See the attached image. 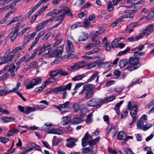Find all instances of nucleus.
Returning <instances> with one entry per match:
<instances>
[{
	"label": "nucleus",
	"mask_w": 154,
	"mask_h": 154,
	"mask_svg": "<svg viewBox=\"0 0 154 154\" xmlns=\"http://www.w3.org/2000/svg\"><path fill=\"white\" fill-rule=\"evenodd\" d=\"M84 88L87 91H91L94 88V85L92 84H88L84 85Z\"/></svg>",
	"instance_id": "nucleus-34"
},
{
	"label": "nucleus",
	"mask_w": 154,
	"mask_h": 154,
	"mask_svg": "<svg viewBox=\"0 0 154 154\" xmlns=\"http://www.w3.org/2000/svg\"><path fill=\"white\" fill-rule=\"evenodd\" d=\"M65 16V14L62 13L59 15L57 19H56L55 21H59L60 22H61L62 20L64 19Z\"/></svg>",
	"instance_id": "nucleus-52"
},
{
	"label": "nucleus",
	"mask_w": 154,
	"mask_h": 154,
	"mask_svg": "<svg viewBox=\"0 0 154 154\" xmlns=\"http://www.w3.org/2000/svg\"><path fill=\"white\" fill-rule=\"evenodd\" d=\"M62 139L60 138H58L57 139L55 136H54L53 140V144L54 146H58L62 141Z\"/></svg>",
	"instance_id": "nucleus-28"
},
{
	"label": "nucleus",
	"mask_w": 154,
	"mask_h": 154,
	"mask_svg": "<svg viewBox=\"0 0 154 154\" xmlns=\"http://www.w3.org/2000/svg\"><path fill=\"white\" fill-rule=\"evenodd\" d=\"M128 62V61L127 59L121 60L119 62V66L121 68H122L127 64Z\"/></svg>",
	"instance_id": "nucleus-26"
},
{
	"label": "nucleus",
	"mask_w": 154,
	"mask_h": 154,
	"mask_svg": "<svg viewBox=\"0 0 154 154\" xmlns=\"http://www.w3.org/2000/svg\"><path fill=\"white\" fill-rule=\"evenodd\" d=\"M100 139L99 137H97L93 140L88 141V143L89 145H95Z\"/></svg>",
	"instance_id": "nucleus-32"
},
{
	"label": "nucleus",
	"mask_w": 154,
	"mask_h": 154,
	"mask_svg": "<svg viewBox=\"0 0 154 154\" xmlns=\"http://www.w3.org/2000/svg\"><path fill=\"white\" fill-rule=\"evenodd\" d=\"M67 142H70L73 144H75V143L77 142L78 140L75 138L70 137L66 140Z\"/></svg>",
	"instance_id": "nucleus-57"
},
{
	"label": "nucleus",
	"mask_w": 154,
	"mask_h": 154,
	"mask_svg": "<svg viewBox=\"0 0 154 154\" xmlns=\"http://www.w3.org/2000/svg\"><path fill=\"white\" fill-rule=\"evenodd\" d=\"M102 102V100L99 98H93L87 102V104L89 107H95L99 105Z\"/></svg>",
	"instance_id": "nucleus-4"
},
{
	"label": "nucleus",
	"mask_w": 154,
	"mask_h": 154,
	"mask_svg": "<svg viewBox=\"0 0 154 154\" xmlns=\"http://www.w3.org/2000/svg\"><path fill=\"white\" fill-rule=\"evenodd\" d=\"M14 55L10 53V50L8 49L5 52L3 57H0V65L7 63L11 60Z\"/></svg>",
	"instance_id": "nucleus-3"
},
{
	"label": "nucleus",
	"mask_w": 154,
	"mask_h": 154,
	"mask_svg": "<svg viewBox=\"0 0 154 154\" xmlns=\"http://www.w3.org/2000/svg\"><path fill=\"white\" fill-rule=\"evenodd\" d=\"M69 104V102L67 101L66 102L64 103L59 105L57 106V109L60 111L63 112H68L69 108L68 105Z\"/></svg>",
	"instance_id": "nucleus-12"
},
{
	"label": "nucleus",
	"mask_w": 154,
	"mask_h": 154,
	"mask_svg": "<svg viewBox=\"0 0 154 154\" xmlns=\"http://www.w3.org/2000/svg\"><path fill=\"white\" fill-rule=\"evenodd\" d=\"M92 146L85 147L82 149V151L83 153H88L92 152Z\"/></svg>",
	"instance_id": "nucleus-46"
},
{
	"label": "nucleus",
	"mask_w": 154,
	"mask_h": 154,
	"mask_svg": "<svg viewBox=\"0 0 154 154\" xmlns=\"http://www.w3.org/2000/svg\"><path fill=\"white\" fill-rule=\"evenodd\" d=\"M62 9L57 10L55 9L47 13L46 14V16H53L52 17H54V19L58 14L62 13Z\"/></svg>",
	"instance_id": "nucleus-14"
},
{
	"label": "nucleus",
	"mask_w": 154,
	"mask_h": 154,
	"mask_svg": "<svg viewBox=\"0 0 154 154\" xmlns=\"http://www.w3.org/2000/svg\"><path fill=\"white\" fill-rule=\"evenodd\" d=\"M91 41L94 43H92L94 47H97L100 44L101 42L100 41L97 40L95 38H92L91 39Z\"/></svg>",
	"instance_id": "nucleus-48"
},
{
	"label": "nucleus",
	"mask_w": 154,
	"mask_h": 154,
	"mask_svg": "<svg viewBox=\"0 0 154 154\" xmlns=\"http://www.w3.org/2000/svg\"><path fill=\"white\" fill-rule=\"evenodd\" d=\"M103 27V26H99L98 27L99 30L93 33V36L92 38H95L98 36L100 34L103 33L104 32V29H102V28Z\"/></svg>",
	"instance_id": "nucleus-20"
},
{
	"label": "nucleus",
	"mask_w": 154,
	"mask_h": 154,
	"mask_svg": "<svg viewBox=\"0 0 154 154\" xmlns=\"http://www.w3.org/2000/svg\"><path fill=\"white\" fill-rule=\"evenodd\" d=\"M20 25V23L19 22L17 23L16 26L14 27V31L13 32L16 33L18 32Z\"/></svg>",
	"instance_id": "nucleus-60"
},
{
	"label": "nucleus",
	"mask_w": 154,
	"mask_h": 154,
	"mask_svg": "<svg viewBox=\"0 0 154 154\" xmlns=\"http://www.w3.org/2000/svg\"><path fill=\"white\" fill-rule=\"evenodd\" d=\"M52 126L51 124H45V125L42 127V129L44 131H48L50 128Z\"/></svg>",
	"instance_id": "nucleus-51"
},
{
	"label": "nucleus",
	"mask_w": 154,
	"mask_h": 154,
	"mask_svg": "<svg viewBox=\"0 0 154 154\" xmlns=\"http://www.w3.org/2000/svg\"><path fill=\"white\" fill-rule=\"evenodd\" d=\"M37 53V50L35 49L34 50V52L32 54L31 56L26 59V62L30 61L34 58L35 56Z\"/></svg>",
	"instance_id": "nucleus-42"
},
{
	"label": "nucleus",
	"mask_w": 154,
	"mask_h": 154,
	"mask_svg": "<svg viewBox=\"0 0 154 154\" xmlns=\"http://www.w3.org/2000/svg\"><path fill=\"white\" fill-rule=\"evenodd\" d=\"M41 5L38 2L37 4L32 9L29 11L25 15L28 18L32 14V13L37 8Z\"/></svg>",
	"instance_id": "nucleus-19"
},
{
	"label": "nucleus",
	"mask_w": 154,
	"mask_h": 154,
	"mask_svg": "<svg viewBox=\"0 0 154 154\" xmlns=\"http://www.w3.org/2000/svg\"><path fill=\"white\" fill-rule=\"evenodd\" d=\"M144 54V53L139 51H136L134 53V57H136L138 59L140 58Z\"/></svg>",
	"instance_id": "nucleus-40"
},
{
	"label": "nucleus",
	"mask_w": 154,
	"mask_h": 154,
	"mask_svg": "<svg viewBox=\"0 0 154 154\" xmlns=\"http://www.w3.org/2000/svg\"><path fill=\"white\" fill-rule=\"evenodd\" d=\"M30 145L32 148L33 149H34L35 150L39 151L41 152L42 153H43V152L41 151V148L39 145L32 142H30Z\"/></svg>",
	"instance_id": "nucleus-29"
},
{
	"label": "nucleus",
	"mask_w": 154,
	"mask_h": 154,
	"mask_svg": "<svg viewBox=\"0 0 154 154\" xmlns=\"http://www.w3.org/2000/svg\"><path fill=\"white\" fill-rule=\"evenodd\" d=\"M9 93H11L10 90L5 87L0 90V96L5 95Z\"/></svg>",
	"instance_id": "nucleus-25"
},
{
	"label": "nucleus",
	"mask_w": 154,
	"mask_h": 154,
	"mask_svg": "<svg viewBox=\"0 0 154 154\" xmlns=\"http://www.w3.org/2000/svg\"><path fill=\"white\" fill-rule=\"evenodd\" d=\"M108 151L109 153L112 154H118V152L115 149L108 147Z\"/></svg>",
	"instance_id": "nucleus-58"
},
{
	"label": "nucleus",
	"mask_w": 154,
	"mask_h": 154,
	"mask_svg": "<svg viewBox=\"0 0 154 154\" xmlns=\"http://www.w3.org/2000/svg\"><path fill=\"white\" fill-rule=\"evenodd\" d=\"M42 81V79L40 78L33 79L31 81L30 83L26 86V89H30L32 88L34 86L40 84L41 82Z\"/></svg>",
	"instance_id": "nucleus-9"
},
{
	"label": "nucleus",
	"mask_w": 154,
	"mask_h": 154,
	"mask_svg": "<svg viewBox=\"0 0 154 154\" xmlns=\"http://www.w3.org/2000/svg\"><path fill=\"white\" fill-rule=\"evenodd\" d=\"M66 51L68 53L72 52L74 50V46L72 42L69 40H66Z\"/></svg>",
	"instance_id": "nucleus-13"
},
{
	"label": "nucleus",
	"mask_w": 154,
	"mask_h": 154,
	"mask_svg": "<svg viewBox=\"0 0 154 154\" xmlns=\"http://www.w3.org/2000/svg\"><path fill=\"white\" fill-rule=\"evenodd\" d=\"M26 57L25 56H23L21 58L18 62L17 63V66L18 67L17 68V69L18 68L20 67V65L21 63L23 62L24 60L26 61Z\"/></svg>",
	"instance_id": "nucleus-54"
},
{
	"label": "nucleus",
	"mask_w": 154,
	"mask_h": 154,
	"mask_svg": "<svg viewBox=\"0 0 154 154\" xmlns=\"http://www.w3.org/2000/svg\"><path fill=\"white\" fill-rule=\"evenodd\" d=\"M19 131L20 128H13L8 131L7 135L8 137H11L13 135L14 133H17L19 132Z\"/></svg>",
	"instance_id": "nucleus-24"
},
{
	"label": "nucleus",
	"mask_w": 154,
	"mask_h": 154,
	"mask_svg": "<svg viewBox=\"0 0 154 154\" xmlns=\"http://www.w3.org/2000/svg\"><path fill=\"white\" fill-rule=\"evenodd\" d=\"M72 106L74 111L75 112H77L79 110L81 111V109L84 107V105L82 104H81L78 103H73Z\"/></svg>",
	"instance_id": "nucleus-15"
},
{
	"label": "nucleus",
	"mask_w": 154,
	"mask_h": 154,
	"mask_svg": "<svg viewBox=\"0 0 154 154\" xmlns=\"http://www.w3.org/2000/svg\"><path fill=\"white\" fill-rule=\"evenodd\" d=\"M25 47V45H24V44H23V45L22 46L16 47L12 51L10 52V53H12V54L14 55V54L16 53L19 50H22Z\"/></svg>",
	"instance_id": "nucleus-31"
},
{
	"label": "nucleus",
	"mask_w": 154,
	"mask_h": 154,
	"mask_svg": "<svg viewBox=\"0 0 154 154\" xmlns=\"http://www.w3.org/2000/svg\"><path fill=\"white\" fill-rule=\"evenodd\" d=\"M72 84L71 83H69L68 84L63 86L60 87V94H63L62 98L64 99L67 96L66 95V90L69 91L70 90Z\"/></svg>",
	"instance_id": "nucleus-6"
},
{
	"label": "nucleus",
	"mask_w": 154,
	"mask_h": 154,
	"mask_svg": "<svg viewBox=\"0 0 154 154\" xmlns=\"http://www.w3.org/2000/svg\"><path fill=\"white\" fill-rule=\"evenodd\" d=\"M64 47V45H62L58 47L53 52V54L50 56L51 57H60L62 54L63 49Z\"/></svg>",
	"instance_id": "nucleus-8"
},
{
	"label": "nucleus",
	"mask_w": 154,
	"mask_h": 154,
	"mask_svg": "<svg viewBox=\"0 0 154 154\" xmlns=\"http://www.w3.org/2000/svg\"><path fill=\"white\" fill-rule=\"evenodd\" d=\"M98 74V72L97 71H95L94 72L93 74H92L88 79L87 81V82H90L92 81L93 79H95Z\"/></svg>",
	"instance_id": "nucleus-47"
},
{
	"label": "nucleus",
	"mask_w": 154,
	"mask_h": 154,
	"mask_svg": "<svg viewBox=\"0 0 154 154\" xmlns=\"http://www.w3.org/2000/svg\"><path fill=\"white\" fill-rule=\"evenodd\" d=\"M25 114H28L31 112L34 111L35 109L34 108L30 107H28L25 108Z\"/></svg>",
	"instance_id": "nucleus-41"
},
{
	"label": "nucleus",
	"mask_w": 154,
	"mask_h": 154,
	"mask_svg": "<svg viewBox=\"0 0 154 154\" xmlns=\"http://www.w3.org/2000/svg\"><path fill=\"white\" fill-rule=\"evenodd\" d=\"M88 37V35L86 33L83 32L80 35L78 38L79 42H83L86 40Z\"/></svg>",
	"instance_id": "nucleus-18"
},
{
	"label": "nucleus",
	"mask_w": 154,
	"mask_h": 154,
	"mask_svg": "<svg viewBox=\"0 0 154 154\" xmlns=\"http://www.w3.org/2000/svg\"><path fill=\"white\" fill-rule=\"evenodd\" d=\"M1 120L3 122L7 123L14 121L15 118L11 116H4L1 118Z\"/></svg>",
	"instance_id": "nucleus-23"
},
{
	"label": "nucleus",
	"mask_w": 154,
	"mask_h": 154,
	"mask_svg": "<svg viewBox=\"0 0 154 154\" xmlns=\"http://www.w3.org/2000/svg\"><path fill=\"white\" fill-rule=\"evenodd\" d=\"M68 74V72L63 70L62 68H61L51 71L50 73V75L52 77H54L58 74H60L61 76H65L67 75Z\"/></svg>",
	"instance_id": "nucleus-7"
},
{
	"label": "nucleus",
	"mask_w": 154,
	"mask_h": 154,
	"mask_svg": "<svg viewBox=\"0 0 154 154\" xmlns=\"http://www.w3.org/2000/svg\"><path fill=\"white\" fill-rule=\"evenodd\" d=\"M94 93V92L87 91L85 93V98L89 99L91 97Z\"/></svg>",
	"instance_id": "nucleus-53"
},
{
	"label": "nucleus",
	"mask_w": 154,
	"mask_h": 154,
	"mask_svg": "<svg viewBox=\"0 0 154 154\" xmlns=\"http://www.w3.org/2000/svg\"><path fill=\"white\" fill-rule=\"evenodd\" d=\"M90 24V21L88 19H86L85 20L83 23V26L85 28H88Z\"/></svg>",
	"instance_id": "nucleus-63"
},
{
	"label": "nucleus",
	"mask_w": 154,
	"mask_h": 154,
	"mask_svg": "<svg viewBox=\"0 0 154 154\" xmlns=\"http://www.w3.org/2000/svg\"><path fill=\"white\" fill-rule=\"evenodd\" d=\"M82 122V120L78 118H73L71 120L72 123L74 125H77Z\"/></svg>",
	"instance_id": "nucleus-33"
},
{
	"label": "nucleus",
	"mask_w": 154,
	"mask_h": 154,
	"mask_svg": "<svg viewBox=\"0 0 154 154\" xmlns=\"http://www.w3.org/2000/svg\"><path fill=\"white\" fill-rule=\"evenodd\" d=\"M137 126L138 129H143V122L140 120H138L137 122Z\"/></svg>",
	"instance_id": "nucleus-37"
},
{
	"label": "nucleus",
	"mask_w": 154,
	"mask_h": 154,
	"mask_svg": "<svg viewBox=\"0 0 154 154\" xmlns=\"http://www.w3.org/2000/svg\"><path fill=\"white\" fill-rule=\"evenodd\" d=\"M117 138L119 140H125L126 139V135L123 132L119 131L118 134Z\"/></svg>",
	"instance_id": "nucleus-27"
},
{
	"label": "nucleus",
	"mask_w": 154,
	"mask_h": 154,
	"mask_svg": "<svg viewBox=\"0 0 154 154\" xmlns=\"http://www.w3.org/2000/svg\"><path fill=\"white\" fill-rule=\"evenodd\" d=\"M7 68H8V71L10 72L11 73V77H14L15 75V74H14V69L15 68V66L13 64H11L10 65H8L7 66Z\"/></svg>",
	"instance_id": "nucleus-22"
},
{
	"label": "nucleus",
	"mask_w": 154,
	"mask_h": 154,
	"mask_svg": "<svg viewBox=\"0 0 154 154\" xmlns=\"http://www.w3.org/2000/svg\"><path fill=\"white\" fill-rule=\"evenodd\" d=\"M17 35H18L12 32L9 34V36L10 37L11 41L13 42L15 40Z\"/></svg>",
	"instance_id": "nucleus-39"
},
{
	"label": "nucleus",
	"mask_w": 154,
	"mask_h": 154,
	"mask_svg": "<svg viewBox=\"0 0 154 154\" xmlns=\"http://www.w3.org/2000/svg\"><path fill=\"white\" fill-rule=\"evenodd\" d=\"M92 136L89 134L88 132H86L82 139V145L85 147L87 145V141L89 139H92Z\"/></svg>",
	"instance_id": "nucleus-11"
},
{
	"label": "nucleus",
	"mask_w": 154,
	"mask_h": 154,
	"mask_svg": "<svg viewBox=\"0 0 154 154\" xmlns=\"http://www.w3.org/2000/svg\"><path fill=\"white\" fill-rule=\"evenodd\" d=\"M128 111L126 109H124L121 112V118L123 119L126 118L128 114Z\"/></svg>",
	"instance_id": "nucleus-43"
},
{
	"label": "nucleus",
	"mask_w": 154,
	"mask_h": 154,
	"mask_svg": "<svg viewBox=\"0 0 154 154\" xmlns=\"http://www.w3.org/2000/svg\"><path fill=\"white\" fill-rule=\"evenodd\" d=\"M122 18H121V17H120L114 22H112L111 25V26L112 27L115 26L119 22H121L122 21Z\"/></svg>",
	"instance_id": "nucleus-55"
},
{
	"label": "nucleus",
	"mask_w": 154,
	"mask_h": 154,
	"mask_svg": "<svg viewBox=\"0 0 154 154\" xmlns=\"http://www.w3.org/2000/svg\"><path fill=\"white\" fill-rule=\"evenodd\" d=\"M49 5V3H48L45 6L42 7V8L40 9L38 11L37 14L35 15H37V17L41 15V13L48 8V7Z\"/></svg>",
	"instance_id": "nucleus-30"
},
{
	"label": "nucleus",
	"mask_w": 154,
	"mask_h": 154,
	"mask_svg": "<svg viewBox=\"0 0 154 154\" xmlns=\"http://www.w3.org/2000/svg\"><path fill=\"white\" fill-rule=\"evenodd\" d=\"M130 50V48L129 47H128L124 50L119 52L117 54L118 56H120L126 54Z\"/></svg>",
	"instance_id": "nucleus-45"
},
{
	"label": "nucleus",
	"mask_w": 154,
	"mask_h": 154,
	"mask_svg": "<svg viewBox=\"0 0 154 154\" xmlns=\"http://www.w3.org/2000/svg\"><path fill=\"white\" fill-rule=\"evenodd\" d=\"M82 26V23L81 22H77L73 24L70 26L71 29H73L77 27H80Z\"/></svg>",
	"instance_id": "nucleus-44"
},
{
	"label": "nucleus",
	"mask_w": 154,
	"mask_h": 154,
	"mask_svg": "<svg viewBox=\"0 0 154 154\" xmlns=\"http://www.w3.org/2000/svg\"><path fill=\"white\" fill-rule=\"evenodd\" d=\"M113 8L112 2L110 1L108 3L107 9L109 11H111L113 10Z\"/></svg>",
	"instance_id": "nucleus-64"
},
{
	"label": "nucleus",
	"mask_w": 154,
	"mask_h": 154,
	"mask_svg": "<svg viewBox=\"0 0 154 154\" xmlns=\"http://www.w3.org/2000/svg\"><path fill=\"white\" fill-rule=\"evenodd\" d=\"M62 118V123L63 125L68 124L70 120V118L67 116L63 117Z\"/></svg>",
	"instance_id": "nucleus-38"
},
{
	"label": "nucleus",
	"mask_w": 154,
	"mask_h": 154,
	"mask_svg": "<svg viewBox=\"0 0 154 154\" xmlns=\"http://www.w3.org/2000/svg\"><path fill=\"white\" fill-rule=\"evenodd\" d=\"M128 108L130 111V114L133 118L131 122L129 124V125L131 126L133 123L135 122L137 119V108L136 105L129 102Z\"/></svg>",
	"instance_id": "nucleus-1"
},
{
	"label": "nucleus",
	"mask_w": 154,
	"mask_h": 154,
	"mask_svg": "<svg viewBox=\"0 0 154 154\" xmlns=\"http://www.w3.org/2000/svg\"><path fill=\"white\" fill-rule=\"evenodd\" d=\"M36 50H37V52L38 51V55H40L42 54V53L44 52L45 50V49L43 47H38L37 48L35 49Z\"/></svg>",
	"instance_id": "nucleus-59"
},
{
	"label": "nucleus",
	"mask_w": 154,
	"mask_h": 154,
	"mask_svg": "<svg viewBox=\"0 0 154 154\" xmlns=\"http://www.w3.org/2000/svg\"><path fill=\"white\" fill-rule=\"evenodd\" d=\"M123 100H121L120 101L119 103H117V104L115 106L114 108V109L116 111V113L118 115H119L120 114V107L122 104L123 103Z\"/></svg>",
	"instance_id": "nucleus-21"
},
{
	"label": "nucleus",
	"mask_w": 154,
	"mask_h": 154,
	"mask_svg": "<svg viewBox=\"0 0 154 154\" xmlns=\"http://www.w3.org/2000/svg\"><path fill=\"white\" fill-rule=\"evenodd\" d=\"M85 76V74H83L81 75H79L76 76H75L73 78H72V80L73 81H76L77 80H81Z\"/></svg>",
	"instance_id": "nucleus-36"
},
{
	"label": "nucleus",
	"mask_w": 154,
	"mask_h": 154,
	"mask_svg": "<svg viewBox=\"0 0 154 154\" xmlns=\"http://www.w3.org/2000/svg\"><path fill=\"white\" fill-rule=\"evenodd\" d=\"M63 133V131L60 129L52 128L48 132V134H52L58 135L62 134Z\"/></svg>",
	"instance_id": "nucleus-16"
},
{
	"label": "nucleus",
	"mask_w": 154,
	"mask_h": 154,
	"mask_svg": "<svg viewBox=\"0 0 154 154\" xmlns=\"http://www.w3.org/2000/svg\"><path fill=\"white\" fill-rule=\"evenodd\" d=\"M85 62L84 61H81L75 63L72 66H69L67 67V69L69 70H78L83 68L85 66Z\"/></svg>",
	"instance_id": "nucleus-5"
},
{
	"label": "nucleus",
	"mask_w": 154,
	"mask_h": 154,
	"mask_svg": "<svg viewBox=\"0 0 154 154\" xmlns=\"http://www.w3.org/2000/svg\"><path fill=\"white\" fill-rule=\"evenodd\" d=\"M56 81V79L54 77H52L49 78L47 80L44 82L46 84V85L49 84L50 83L54 82Z\"/></svg>",
	"instance_id": "nucleus-50"
},
{
	"label": "nucleus",
	"mask_w": 154,
	"mask_h": 154,
	"mask_svg": "<svg viewBox=\"0 0 154 154\" xmlns=\"http://www.w3.org/2000/svg\"><path fill=\"white\" fill-rule=\"evenodd\" d=\"M46 86V84H45V83L44 82L42 84L41 86L36 88L34 90V91L36 92L39 91H42Z\"/></svg>",
	"instance_id": "nucleus-49"
},
{
	"label": "nucleus",
	"mask_w": 154,
	"mask_h": 154,
	"mask_svg": "<svg viewBox=\"0 0 154 154\" xmlns=\"http://www.w3.org/2000/svg\"><path fill=\"white\" fill-rule=\"evenodd\" d=\"M105 60V58L103 57L101 59L98 60L96 61V63L97 65L102 66V64L103 63V62Z\"/></svg>",
	"instance_id": "nucleus-61"
},
{
	"label": "nucleus",
	"mask_w": 154,
	"mask_h": 154,
	"mask_svg": "<svg viewBox=\"0 0 154 154\" xmlns=\"http://www.w3.org/2000/svg\"><path fill=\"white\" fill-rule=\"evenodd\" d=\"M129 65L127 67V69L129 71H133L137 69L140 66L139 59L134 57H131L129 60Z\"/></svg>",
	"instance_id": "nucleus-2"
},
{
	"label": "nucleus",
	"mask_w": 154,
	"mask_h": 154,
	"mask_svg": "<svg viewBox=\"0 0 154 154\" xmlns=\"http://www.w3.org/2000/svg\"><path fill=\"white\" fill-rule=\"evenodd\" d=\"M121 18H122V20L124 18H129L130 19H132L134 18V15L130 14H126L121 16Z\"/></svg>",
	"instance_id": "nucleus-56"
},
{
	"label": "nucleus",
	"mask_w": 154,
	"mask_h": 154,
	"mask_svg": "<svg viewBox=\"0 0 154 154\" xmlns=\"http://www.w3.org/2000/svg\"><path fill=\"white\" fill-rule=\"evenodd\" d=\"M116 98V96H111L108 97H106L104 98L102 100V102L103 103H105L107 102L111 101Z\"/></svg>",
	"instance_id": "nucleus-35"
},
{
	"label": "nucleus",
	"mask_w": 154,
	"mask_h": 154,
	"mask_svg": "<svg viewBox=\"0 0 154 154\" xmlns=\"http://www.w3.org/2000/svg\"><path fill=\"white\" fill-rule=\"evenodd\" d=\"M51 45L50 43H47L45 44L43 46V47L44 48L45 50L48 49V53H46L43 55V56L45 57H47V56H50L49 54H50V52L52 51L51 49L50 48Z\"/></svg>",
	"instance_id": "nucleus-17"
},
{
	"label": "nucleus",
	"mask_w": 154,
	"mask_h": 154,
	"mask_svg": "<svg viewBox=\"0 0 154 154\" xmlns=\"http://www.w3.org/2000/svg\"><path fill=\"white\" fill-rule=\"evenodd\" d=\"M153 27H154V23L149 25L145 29H141L142 31L143 32L141 33V35L144 36L149 35L153 31Z\"/></svg>",
	"instance_id": "nucleus-10"
},
{
	"label": "nucleus",
	"mask_w": 154,
	"mask_h": 154,
	"mask_svg": "<svg viewBox=\"0 0 154 154\" xmlns=\"http://www.w3.org/2000/svg\"><path fill=\"white\" fill-rule=\"evenodd\" d=\"M45 30L42 31L38 34L37 36L35 38H37L39 40V38L42 37L45 34Z\"/></svg>",
	"instance_id": "nucleus-62"
}]
</instances>
